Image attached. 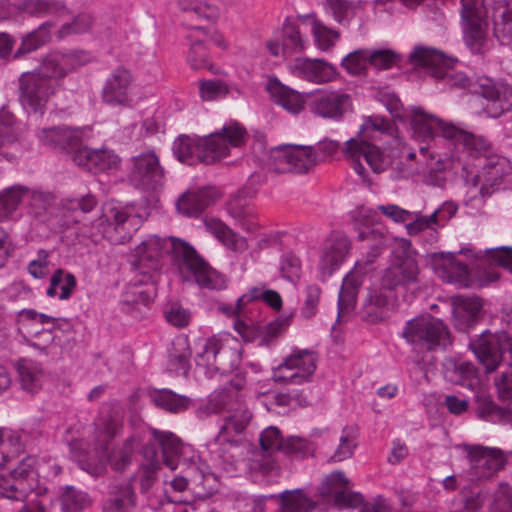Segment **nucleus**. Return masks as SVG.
<instances>
[{"mask_svg": "<svg viewBox=\"0 0 512 512\" xmlns=\"http://www.w3.org/2000/svg\"><path fill=\"white\" fill-rule=\"evenodd\" d=\"M444 375L451 383L461 385L472 391L479 386L477 369L470 362H450L445 366Z\"/></svg>", "mask_w": 512, "mask_h": 512, "instance_id": "e433bc0d", "label": "nucleus"}, {"mask_svg": "<svg viewBox=\"0 0 512 512\" xmlns=\"http://www.w3.org/2000/svg\"><path fill=\"white\" fill-rule=\"evenodd\" d=\"M102 98L109 105H130L132 101L131 73L124 68H117L106 81Z\"/></svg>", "mask_w": 512, "mask_h": 512, "instance_id": "412c9836", "label": "nucleus"}, {"mask_svg": "<svg viewBox=\"0 0 512 512\" xmlns=\"http://www.w3.org/2000/svg\"><path fill=\"white\" fill-rule=\"evenodd\" d=\"M473 91L488 101L486 110L493 118L512 110V86L482 76L473 84Z\"/></svg>", "mask_w": 512, "mask_h": 512, "instance_id": "4468645a", "label": "nucleus"}, {"mask_svg": "<svg viewBox=\"0 0 512 512\" xmlns=\"http://www.w3.org/2000/svg\"><path fill=\"white\" fill-rule=\"evenodd\" d=\"M293 73L304 80L314 83H326L336 78V69L319 59L298 58L293 64Z\"/></svg>", "mask_w": 512, "mask_h": 512, "instance_id": "cd10ccee", "label": "nucleus"}, {"mask_svg": "<svg viewBox=\"0 0 512 512\" xmlns=\"http://www.w3.org/2000/svg\"><path fill=\"white\" fill-rule=\"evenodd\" d=\"M271 166L278 173H307L317 163V153L310 145H282L271 151Z\"/></svg>", "mask_w": 512, "mask_h": 512, "instance_id": "9d476101", "label": "nucleus"}, {"mask_svg": "<svg viewBox=\"0 0 512 512\" xmlns=\"http://www.w3.org/2000/svg\"><path fill=\"white\" fill-rule=\"evenodd\" d=\"M313 451L310 442L304 438L291 436L284 440L281 452L287 456L303 459Z\"/></svg>", "mask_w": 512, "mask_h": 512, "instance_id": "680f3d73", "label": "nucleus"}, {"mask_svg": "<svg viewBox=\"0 0 512 512\" xmlns=\"http://www.w3.org/2000/svg\"><path fill=\"white\" fill-rule=\"evenodd\" d=\"M219 197L216 190L204 188L183 194L177 201V209L184 215L197 216Z\"/></svg>", "mask_w": 512, "mask_h": 512, "instance_id": "2f4dec72", "label": "nucleus"}, {"mask_svg": "<svg viewBox=\"0 0 512 512\" xmlns=\"http://www.w3.org/2000/svg\"><path fill=\"white\" fill-rule=\"evenodd\" d=\"M145 457L151 454V459L147 463L141 464L139 470L140 477V490L142 493H146L153 486L157 479V472L160 468V463L157 460L156 450L153 448H145Z\"/></svg>", "mask_w": 512, "mask_h": 512, "instance_id": "603ef678", "label": "nucleus"}, {"mask_svg": "<svg viewBox=\"0 0 512 512\" xmlns=\"http://www.w3.org/2000/svg\"><path fill=\"white\" fill-rule=\"evenodd\" d=\"M240 401L230 389H223L212 396L204 406V412L208 414H219L223 411L229 412L231 407H235Z\"/></svg>", "mask_w": 512, "mask_h": 512, "instance_id": "6e6d98bb", "label": "nucleus"}, {"mask_svg": "<svg viewBox=\"0 0 512 512\" xmlns=\"http://www.w3.org/2000/svg\"><path fill=\"white\" fill-rule=\"evenodd\" d=\"M431 264L443 280L467 286L469 280L468 267L458 261L454 253H433L431 254Z\"/></svg>", "mask_w": 512, "mask_h": 512, "instance_id": "393cba45", "label": "nucleus"}, {"mask_svg": "<svg viewBox=\"0 0 512 512\" xmlns=\"http://www.w3.org/2000/svg\"><path fill=\"white\" fill-rule=\"evenodd\" d=\"M363 275L361 264L357 263L355 268L343 279L338 296L339 315L354 308L359 289L363 283Z\"/></svg>", "mask_w": 512, "mask_h": 512, "instance_id": "72a5a7b5", "label": "nucleus"}, {"mask_svg": "<svg viewBox=\"0 0 512 512\" xmlns=\"http://www.w3.org/2000/svg\"><path fill=\"white\" fill-rule=\"evenodd\" d=\"M181 11L195 16L197 19L212 21L219 15L218 8L200 0H179Z\"/></svg>", "mask_w": 512, "mask_h": 512, "instance_id": "864d4df0", "label": "nucleus"}, {"mask_svg": "<svg viewBox=\"0 0 512 512\" xmlns=\"http://www.w3.org/2000/svg\"><path fill=\"white\" fill-rule=\"evenodd\" d=\"M284 440L281 431L275 426L264 429L259 437L261 449L270 453L281 452Z\"/></svg>", "mask_w": 512, "mask_h": 512, "instance_id": "0e129e2a", "label": "nucleus"}, {"mask_svg": "<svg viewBox=\"0 0 512 512\" xmlns=\"http://www.w3.org/2000/svg\"><path fill=\"white\" fill-rule=\"evenodd\" d=\"M392 131L393 123L390 120L378 116L369 117L361 125L357 135L345 142L342 152L363 181H367V173L360 161L361 158H364L377 174L385 171L389 166V158L384 155L376 142L381 135H390Z\"/></svg>", "mask_w": 512, "mask_h": 512, "instance_id": "f03ea898", "label": "nucleus"}, {"mask_svg": "<svg viewBox=\"0 0 512 512\" xmlns=\"http://www.w3.org/2000/svg\"><path fill=\"white\" fill-rule=\"evenodd\" d=\"M160 253V244L156 237L141 242L135 249V260L133 266L142 279L133 285L128 286L122 296V304L132 309L140 305L148 306L152 301L151 291L143 289L137 285L147 284L153 278V272L158 268V256Z\"/></svg>", "mask_w": 512, "mask_h": 512, "instance_id": "39448f33", "label": "nucleus"}, {"mask_svg": "<svg viewBox=\"0 0 512 512\" xmlns=\"http://www.w3.org/2000/svg\"><path fill=\"white\" fill-rule=\"evenodd\" d=\"M384 288L370 290L363 306L364 317L371 323L381 321L384 317V308L388 305V296Z\"/></svg>", "mask_w": 512, "mask_h": 512, "instance_id": "49530a36", "label": "nucleus"}, {"mask_svg": "<svg viewBox=\"0 0 512 512\" xmlns=\"http://www.w3.org/2000/svg\"><path fill=\"white\" fill-rule=\"evenodd\" d=\"M351 108V97L341 91H323L310 102V110L326 119L339 120Z\"/></svg>", "mask_w": 512, "mask_h": 512, "instance_id": "6ab92c4d", "label": "nucleus"}, {"mask_svg": "<svg viewBox=\"0 0 512 512\" xmlns=\"http://www.w3.org/2000/svg\"><path fill=\"white\" fill-rule=\"evenodd\" d=\"M400 55L391 50H369L370 66L386 70L400 62Z\"/></svg>", "mask_w": 512, "mask_h": 512, "instance_id": "69168bd1", "label": "nucleus"}, {"mask_svg": "<svg viewBox=\"0 0 512 512\" xmlns=\"http://www.w3.org/2000/svg\"><path fill=\"white\" fill-rule=\"evenodd\" d=\"M227 212L245 230L250 231L253 229V209L247 206L240 197H236L228 202Z\"/></svg>", "mask_w": 512, "mask_h": 512, "instance_id": "5fc2aeb1", "label": "nucleus"}, {"mask_svg": "<svg viewBox=\"0 0 512 512\" xmlns=\"http://www.w3.org/2000/svg\"><path fill=\"white\" fill-rule=\"evenodd\" d=\"M318 355L309 349H295L274 371L276 382L301 385L309 382L314 374Z\"/></svg>", "mask_w": 512, "mask_h": 512, "instance_id": "9b49d317", "label": "nucleus"}, {"mask_svg": "<svg viewBox=\"0 0 512 512\" xmlns=\"http://www.w3.org/2000/svg\"><path fill=\"white\" fill-rule=\"evenodd\" d=\"M174 259L180 270L189 272L202 288L220 290L226 287V278L213 269L188 242L169 237Z\"/></svg>", "mask_w": 512, "mask_h": 512, "instance_id": "423d86ee", "label": "nucleus"}, {"mask_svg": "<svg viewBox=\"0 0 512 512\" xmlns=\"http://www.w3.org/2000/svg\"><path fill=\"white\" fill-rule=\"evenodd\" d=\"M416 255L417 252L409 240L396 239L390 264L381 277L382 288L391 291L399 287L409 289L417 286L420 282V268Z\"/></svg>", "mask_w": 512, "mask_h": 512, "instance_id": "20e7f679", "label": "nucleus"}, {"mask_svg": "<svg viewBox=\"0 0 512 512\" xmlns=\"http://www.w3.org/2000/svg\"><path fill=\"white\" fill-rule=\"evenodd\" d=\"M47 64L63 79L69 72L88 62L89 56L84 51L55 52L44 57Z\"/></svg>", "mask_w": 512, "mask_h": 512, "instance_id": "c9c22d12", "label": "nucleus"}, {"mask_svg": "<svg viewBox=\"0 0 512 512\" xmlns=\"http://www.w3.org/2000/svg\"><path fill=\"white\" fill-rule=\"evenodd\" d=\"M138 446V439L129 437L121 446L114 448L108 456V462L112 470L116 472L125 471L132 464Z\"/></svg>", "mask_w": 512, "mask_h": 512, "instance_id": "37998d69", "label": "nucleus"}, {"mask_svg": "<svg viewBox=\"0 0 512 512\" xmlns=\"http://www.w3.org/2000/svg\"><path fill=\"white\" fill-rule=\"evenodd\" d=\"M445 139L457 147H462L469 155L479 157L490 149V143L483 137L456 127L444 130Z\"/></svg>", "mask_w": 512, "mask_h": 512, "instance_id": "c756f323", "label": "nucleus"}, {"mask_svg": "<svg viewBox=\"0 0 512 512\" xmlns=\"http://www.w3.org/2000/svg\"><path fill=\"white\" fill-rule=\"evenodd\" d=\"M452 311L454 326L457 330L466 332L480 319L482 303L478 297L453 296Z\"/></svg>", "mask_w": 512, "mask_h": 512, "instance_id": "a878e982", "label": "nucleus"}, {"mask_svg": "<svg viewBox=\"0 0 512 512\" xmlns=\"http://www.w3.org/2000/svg\"><path fill=\"white\" fill-rule=\"evenodd\" d=\"M93 24V18L90 14L80 13L71 22L64 23L57 31L58 39H64L68 36L78 35L88 32Z\"/></svg>", "mask_w": 512, "mask_h": 512, "instance_id": "13d9d810", "label": "nucleus"}, {"mask_svg": "<svg viewBox=\"0 0 512 512\" xmlns=\"http://www.w3.org/2000/svg\"><path fill=\"white\" fill-rule=\"evenodd\" d=\"M350 250V241L343 234H333L326 241L320 258L319 270L322 278L330 276L345 260Z\"/></svg>", "mask_w": 512, "mask_h": 512, "instance_id": "4be33fe9", "label": "nucleus"}, {"mask_svg": "<svg viewBox=\"0 0 512 512\" xmlns=\"http://www.w3.org/2000/svg\"><path fill=\"white\" fill-rule=\"evenodd\" d=\"M37 473L30 458L22 460L10 473V480L0 482V495L11 500H23L36 485Z\"/></svg>", "mask_w": 512, "mask_h": 512, "instance_id": "2eb2a0df", "label": "nucleus"}, {"mask_svg": "<svg viewBox=\"0 0 512 512\" xmlns=\"http://www.w3.org/2000/svg\"><path fill=\"white\" fill-rule=\"evenodd\" d=\"M247 132L237 123L224 126L219 132L202 138L188 135L178 136L172 145L174 156L183 164H214L229 155L230 147H239L245 143Z\"/></svg>", "mask_w": 512, "mask_h": 512, "instance_id": "f257e3e1", "label": "nucleus"}, {"mask_svg": "<svg viewBox=\"0 0 512 512\" xmlns=\"http://www.w3.org/2000/svg\"><path fill=\"white\" fill-rule=\"evenodd\" d=\"M215 477L213 474H205L202 471H197L190 481L185 477H176L171 481V487L175 491H184L189 484L193 487V492L198 498H207L214 491Z\"/></svg>", "mask_w": 512, "mask_h": 512, "instance_id": "a19ab883", "label": "nucleus"}, {"mask_svg": "<svg viewBox=\"0 0 512 512\" xmlns=\"http://www.w3.org/2000/svg\"><path fill=\"white\" fill-rule=\"evenodd\" d=\"M463 25L484 23L491 13L489 0H460Z\"/></svg>", "mask_w": 512, "mask_h": 512, "instance_id": "de8ad7c7", "label": "nucleus"}, {"mask_svg": "<svg viewBox=\"0 0 512 512\" xmlns=\"http://www.w3.org/2000/svg\"><path fill=\"white\" fill-rule=\"evenodd\" d=\"M464 449L479 477H489L504 467L505 458L499 449L480 445H465Z\"/></svg>", "mask_w": 512, "mask_h": 512, "instance_id": "aec40b11", "label": "nucleus"}, {"mask_svg": "<svg viewBox=\"0 0 512 512\" xmlns=\"http://www.w3.org/2000/svg\"><path fill=\"white\" fill-rule=\"evenodd\" d=\"M87 503V495L75 490L73 487H67L61 497L63 512H79Z\"/></svg>", "mask_w": 512, "mask_h": 512, "instance_id": "e2e57ef3", "label": "nucleus"}, {"mask_svg": "<svg viewBox=\"0 0 512 512\" xmlns=\"http://www.w3.org/2000/svg\"><path fill=\"white\" fill-rule=\"evenodd\" d=\"M252 420V413L243 403L231 407L224 418L220 431L215 438L219 444H229L231 448L237 449L240 441L236 436L242 435Z\"/></svg>", "mask_w": 512, "mask_h": 512, "instance_id": "a211bd4d", "label": "nucleus"}, {"mask_svg": "<svg viewBox=\"0 0 512 512\" xmlns=\"http://www.w3.org/2000/svg\"><path fill=\"white\" fill-rule=\"evenodd\" d=\"M130 213L126 208L120 206H109L107 211L100 215L93 223L92 229L88 231L89 235L105 236L108 229L113 226L116 232H123L122 238L130 235L131 230L126 226L130 221Z\"/></svg>", "mask_w": 512, "mask_h": 512, "instance_id": "c85d7f7f", "label": "nucleus"}, {"mask_svg": "<svg viewBox=\"0 0 512 512\" xmlns=\"http://www.w3.org/2000/svg\"><path fill=\"white\" fill-rule=\"evenodd\" d=\"M60 80L43 58L38 67L19 76V99L22 105L34 112L43 113L46 104L59 88Z\"/></svg>", "mask_w": 512, "mask_h": 512, "instance_id": "7ed1b4c3", "label": "nucleus"}, {"mask_svg": "<svg viewBox=\"0 0 512 512\" xmlns=\"http://www.w3.org/2000/svg\"><path fill=\"white\" fill-rule=\"evenodd\" d=\"M164 179L165 169L154 151L140 153L131 159L129 180L136 188L155 190L163 185Z\"/></svg>", "mask_w": 512, "mask_h": 512, "instance_id": "ddd939ff", "label": "nucleus"}, {"mask_svg": "<svg viewBox=\"0 0 512 512\" xmlns=\"http://www.w3.org/2000/svg\"><path fill=\"white\" fill-rule=\"evenodd\" d=\"M494 24V35L503 45L512 43V9L505 2H499L491 8L490 15Z\"/></svg>", "mask_w": 512, "mask_h": 512, "instance_id": "58836bf2", "label": "nucleus"}, {"mask_svg": "<svg viewBox=\"0 0 512 512\" xmlns=\"http://www.w3.org/2000/svg\"><path fill=\"white\" fill-rule=\"evenodd\" d=\"M356 431L351 427H345L342 430V435L339 439V445L336 448L334 454L330 460L334 462H340L352 457L355 448L357 447L356 442Z\"/></svg>", "mask_w": 512, "mask_h": 512, "instance_id": "4d7b16f0", "label": "nucleus"}, {"mask_svg": "<svg viewBox=\"0 0 512 512\" xmlns=\"http://www.w3.org/2000/svg\"><path fill=\"white\" fill-rule=\"evenodd\" d=\"M267 91L275 103L281 105L286 111L297 114L304 109L305 100L297 91L283 85L278 79L271 78L267 84Z\"/></svg>", "mask_w": 512, "mask_h": 512, "instance_id": "473e14b6", "label": "nucleus"}, {"mask_svg": "<svg viewBox=\"0 0 512 512\" xmlns=\"http://www.w3.org/2000/svg\"><path fill=\"white\" fill-rule=\"evenodd\" d=\"M451 123H445L432 114L426 113L420 108H415L412 113L411 127L413 136L420 141L428 142L436 137L445 139L444 130L453 127Z\"/></svg>", "mask_w": 512, "mask_h": 512, "instance_id": "bb28decb", "label": "nucleus"}, {"mask_svg": "<svg viewBox=\"0 0 512 512\" xmlns=\"http://www.w3.org/2000/svg\"><path fill=\"white\" fill-rule=\"evenodd\" d=\"M484 26L485 22L463 25L465 43L473 54H485L490 49Z\"/></svg>", "mask_w": 512, "mask_h": 512, "instance_id": "8fccbe9b", "label": "nucleus"}, {"mask_svg": "<svg viewBox=\"0 0 512 512\" xmlns=\"http://www.w3.org/2000/svg\"><path fill=\"white\" fill-rule=\"evenodd\" d=\"M151 402L169 413H181L191 405V399L170 389H154L149 393Z\"/></svg>", "mask_w": 512, "mask_h": 512, "instance_id": "ea45409f", "label": "nucleus"}, {"mask_svg": "<svg viewBox=\"0 0 512 512\" xmlns=\"http://www.w3.org/2000/svg\"><path fill=\"white\" fill-rule=\"evenodd\" d=\"M39 138L45 145L68 153L79 145L80 132L65 126L51 127L43 129Z\"/></svg>", "mask_w": 512, "mask_h": 512, "instance_id": "f704fd0d", "label": "nucleus"}, {"mask_svg": "<svg viewBox=\"0 0 512 512\" xmlns=\"http://www.w3.org/2000/svg\"><path fill=\"white\" fill-rule=\"evenodd\" d=\"M469 347L487 372L495 371L501 361L512 366V337L505 332L483 331L477 339L470 341Z\"/></svg>", "mask_w": 512, "mask_h": 512, "instance_id": "1a4fd4ad", "label": "nucleus"}, {"mask_svg": "<svg viewBox=\"0 0 512 512\" xmlns=\"http://www.w3.org/2000/svg\"><path fill=\"white\" fill-rule=\"evenodd\" d=\"M511 172L507 158L491 155L486 157L481 171L475 176V184L480 185V195L485 198L500 189L504 178Z\"/></svg>", "mask_w": 512, "mask_h": 512, "instance_id": "dca6fc26", "label": "nucleus"}, {"mask_svg": "<svg viewBox=\"0 0 512 512\" xmlns=\"http://www.w3.org/2000/svg\"><path fill=\"white\" fill-rule=\"evenodd\" d=\"M402 336L411 344L427 350L446 348L451 344L448 327L441 319L431 315H422L406 323Z\"/></svg>", "mask_w": 512, "mask_h": 512, "instance_id": "0eeeda50", "label": "nucleus"}, {"mask_svg": "<svg viewBox=\"0 0 512 512\" xmlns=\"http://www.w3.org/2000/svg\"><path fill=\"white\" fill-rule=\"evenodd\" d=\"M342 67L351 75L362 74L369 64V49H359L342 59Z\"/></svg>", "mask_w": 512, "mask_h": 512, "instance_id": "bf43d9fd", "label": "nucleus"}, {"mask_svg": "<svg viewBox=\"0 0 512 512\" xmlns=\"http://www.w3.org/2000/svg\"><path fill=\"white\" fill-rule=\"evenodd\" d=\"M21 12L35 16L65 15L69 10L62 0H21Z\"/></svg>", "mask_w": 512, "mask_h": 512, "instance_id": "09e8293b", "label": "nucleus"}, {"mask_svg": "<svg viewBox=\"0 0 512 512\" xmlns=\"http://www.w3.org/2000/svg\"><path fill=\"white\" fill-rule=\"evenodd\" d=\"M475 411L481 419L512 425V409L497 406L489 396L484 394L476 396Z\"/></svg>", "mask_w": 512, "mask_h": 512, "instance_id": "79ce46f5", "label": "nucleus"}, {"mask_svg": "<svg viewBox=\"0 0 512 512\" xmlns=\"http://www.w3.org/2000/svg\"><path fill=\"white\" fill-rule=\"evenodd\" d=\"M348 478L343 472H334L326 478L328 487L323 489L322 495L333 496L334 503L340 508H357L363 501V496L348 489Z\"/></svg>", "mask_w": 512, "mask_h": 512, "instance_id": "5701e85b", "label": "nucleus"}, {"mask_svg": "<svg viewBox=\"0 0 512 512\" xmlns=\"http://www.w3.org/2000/svg\"><path fill=\"white\" fill-rule=\"evenodd\" d=\"M279 498L277 512H310L315 508V503L301 489L283 491Z\"/></svg>", "mask_w": 512, "mask_h": 512, "instance_id": "c03bdc74", "label": "nucleus"}, {"mask_svg": "<svg viewBox=\"0 0 512 512\" xmlns=\"http://www.w3.org/2000/svg\"><path fill=\"white\" fill-rule=\"evenodd\" d=\"M289 325V319H276L266 325L249 324L242 320L235 322V329L244 341L251 342L259 339V345L269 346L280 333Z\"/></svg>", "mask_w": 512, "mask_h": 512, "instance_id": "b1692460", "label": "nucleus"}, {"mask_svg": "<svg viewBox=\"0 0 512 512\" xmlns=\"http://www.w3.org/2000/svg\"><path fill=\"white\" fill-rule=\"evenodd\" d=\"M136 505V495L130 482L111 484L103 512H131Z\"/></svg>", "mask_w": 512, "mask_h": 512, "instance_id": "7c9ffc66", "label": "nucleus"}, {"mask_svg": "<svg viewBox=\"0 0 512 512\" xmlns=\"http://www.w3.org/2000/svg\"><path fill=\"white\" fill-rule=\"evenodd\" d=\"M205 226L209 232L215 235L224 245L232 247L236 243V234L221 220H206Z\"/></svg>", "mask_w": 512, "mask_h": 512, "instance_id": "338daca9", "label": "nucleus"}, {"mask_svg": "<svg viewBox=\"0 0 512 512\" xmlns=\"http://www.w3.org/2000/svg\"><path fill=\"white\" fill-rule=\"evenodd\" d=\"M240 360L237 348L224 344L214 337L205 341L195 357L196 365L205 369L209 377L232 373L239 366Z\"/></svg>", "mask_w": 512, "mask_h": 512, "instance_id": "6e6552de", "label": "nucleus"}, {"mask_svg": "<svg viewBox=\"0 0 512 512\" xmlns=\"http://www.w3.org/2000/svg\"><path fill=\"white\" fill-rule=\"evenodd\" d=\"M28 188L14 185L0 193V221L7 219L19 206Z\"/></svg>", "mask_w": 512, "mask_h": 512, "instance_id": "3c124183", "label": "nucleus"}, {"mask_svg": "<svg viewBox=\"0 0 512 512\" xmlns=\"http://www.w3.org/2000/svg\"><path fill=\"white\" fill-rule=\"evenodd\" d=\"M55 24L51 21L42 23L36 30L29 33L22 41L21 45L14 54V58L32 52L51 39V31Z\"/></svg>", "mask_w": 512, "mask_h": 512, "instance_id": "a18cd8bd", "label": "nucleus"}, {"mask_svg": "<svg viewBox=\"0 0 512 512\" xmlns=\"http://www.w3.org/2000/svg\"><path fill=\"white\" fill-rule=\"evenodd\" d=\"M92 160V171L94 172L115 169L120 163V158L114 152L107 149L94 150Z\"/></svg>", "mask_w": 512, "mask_h": 512, "instance_id": "774afa93", "label": "nucleus"}, {"mask_svg": "<svg viewBox=\"0 0 512 512\" xmlns=\"http://www.w3.org/2000/svg\"><path fill=\"white\" fill-rule=\"evenodd\" d=\"M155 443L161 448L164 464L171 470L180 466L194 470L196 454L193 448L185 444L180 437L170 431L156 428L150 430Z\"/></svg>", "mask_w": 512, "mask_h": 512, "instance_id": "f8f14e48", "label": "nucleus"}, {"mask_svg": "<svg viewBox=\"0 0 512 512\" xmlns=\"http://www.w3.org/2000/svg\"><path fill=\"white\" fill-rule=\"evenodd\" d=\"M17 371L21 388L30 394L38 393L43 385L44 371L41 366L28 359L17 362Z\"/></svg>", "mask_w": 512, "mask_h": 512, "instance_id": "4c0bfd02", "label": "nucleus"}, {"mask_svg": "<svg viewBox=\"0 0 512 512\" xmlns=\"http://www.w3.org/2000/svg\"><path fill=\"white\" fill-rule=\"evenodd\" d=\"M312 33L318 48L323 51H327L332 48L340 37L338 31L329 29L317 20L313 22Z\"/></svg>", "mask_w": 512, "mask_h": 512, "instance_id": "052dcab7", "label": "nucleus"}, {"mask_svg": "<svg viewBox=\"0 0 512 512\" xmlns=\"http://www.w3.org/2000/svg\"><path fill=\"white\" fill-rule=\"evenodd\" d=\"M409 62L415 67L427 69L437 80H444L452 77L449 70L453 67L455 60L437 49L417 46L409 55Z\"/></svg>", "mask_w": 512, "mask_h": 512, "instance_id": "f3484780", "label": "nucleus"}]
</instances>
